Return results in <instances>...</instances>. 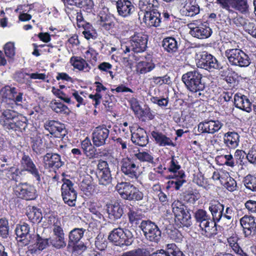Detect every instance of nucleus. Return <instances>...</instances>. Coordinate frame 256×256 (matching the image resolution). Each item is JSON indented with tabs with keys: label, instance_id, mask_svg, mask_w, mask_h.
I'll list each match as a JSON object with an SVG mask.
<instances>
[{
	"label": "nucleus",
	"instance_id": "obj_59",
	"mask_svg": "<svg viewBox=\"0 0 256 256\" xmlns=\"http://www.w3.org/2000/svg\"><path fill=\"white\" fill-rule=\"evenodd\" d=\"M226 180H224V186L230 192H234L236 190L237 184L236 180L230 177L229 174L228 177H225Z\"/></svg>",
	"mask_w": 256,
	"mask_h": 256
},
{
	"label": "nucleus",
	"instance_id": "obj_24",
	"mask_svg": "<svg viewBox=\"0 0 256 256\" xmlns=\"http://www.w3.org/2000/svg\"><path fill=\"white\" fill-rule=\"evenodd\" d=\"M108 9L104 8L103 10L100 12L98 14L99 24L102 28L109 30L114 26V18L112 16L108 14Z\"/></svg>",
	"mask_w": 256,
	"mask_h": 256
},
{
	"label": "nucleus",
	"instance_id": "obj_36",
	"mask_svg": "<svg viewBox=\"0 0 256 256\" xmlns=\"http://www.w3.org/2000/svg\"><path fill=\"white\" fill-rule=\"evenodd\" d=\"M70 63L76 69L84 72H88L91 68L85 60L79 56H72Z\"/></svg>",
	"mask_w": 256,
	"mask_h": 256
},
{
	"label": "nucleus",
	"instance_id": "obj_17",
	"mask_svg": "<svg viewBox=\"0 0 256 256\" xmlns=\"http://www.w3.org/2000/svg\"><path fill=\"white\" fill-rule=\"evenodd\" d=\"M109 130L104 126L96 127L92 133L94 144L97 146H104L108 137Z\"/></svg>",
	"mask_w": 256,
	"mask_h": 256
},
{
	"label": "nucleus",
	"instance_id": "obj_57",
	"mask_svg": "<svg viewBox=\"0 0 256 256\" xmlns=\"http://www.w3.org/2000/svg\"><path fill=\"white\" fill-rule=\"evenodd\" d=\"M172 212H174V216H176L177 214H182L186 211L185 209L184 206L182 203L178 200H174L172 204Z\"/></svg>",
	"mask_w": 256,
	"mask_h": 256
},
{
	"label": "nucleus",
	"instance_id": "obj_1",
	"mask_svg": "<svg viewBox=\"0 0 256 256\" xmlns=\"http://www.w3.org/2000/svg\"><path fill=\"white\" fill-rule=\"evenodd\" d=\"M116 190L124 200L139 201L142 200L144 198L143 192L130 182H118L116 186Z\"/></svg>",
	"mask_w": 256,
	"mask_h": 256
},
{
	"label": "nucleus",
	"instance_id": "obj_38",
	"mask_svg": "<svg viewBox=\"0 0 256 256\" xmlns=\"http://www.w3.org/2000/svg\"><path fill=\"white\" fill-rule=\"evenodd\" d=\"M175 222L179 227L188 228L192 224L191 215L188 210L180 214H177L175 216Z\"/></svg>",
	"mask_w": 256,
	"mask_h": 256
},
{
	"label": "nucleus",
	"instance_id": "obj_13",
	"mask_svg": "<svg viewBox=\"0 0 256 256\" xmlns=\"http://www.w3.org/2000/svg\"><path fill=\"white\" fill-rule=\"evenodd\" d=\"M30 226L26 223L16 226L15 230L16 238L24 246H27L32 242L33 236L30 232Z\"/></svg>",
	"mask_w": 256,
	"mask_h": 256
},
{
	"label": "nucleus",
	"instance_id": "obj_48",
	"mask_svg": "<svg viewBox=\"0 0 256 256\" xmlns=\"http://www.w3.org/2000/svg\"><path fill=\"white\" fill-rule=\"evenodd\" d=\"M12 162L11 154L2 152L0 154V170L9 167Z\"/></svg>",
	"mask_w": 256,
	"mask_h": 256
},
{
	"label": "nucleus",
	"instance_id": "obj_46",
	"mask_svg": "<svg viewBox=\"0 0 256 256\" xmlns=\"http://www.w3.org/2000/svg\"><path fill=\"white\" fill-rule=\"evenodd\" d=\"M27 120L26 118L22 115L18 114L16 117V120L14 122V128H11L10 130H25L27 126L26 124Z\"/></svg>",
	"mask_w": 256,
	"mask_h": 256
},
{
	"label": "nucleus",
	"instance_id": "obj_34",
	"mask_svg": "<svg viewBox=\"0 0 256 256\" xmlns=\"http://www.w3.org/2000/svg\"><path fill=\"white\" fill-rule=\"evenodd\" d=\"M151 134L156 144L160 146H174L170 138L168 137L162 132L158 131H152Z\"/></svg>",
	"mask_w": 256,
	"mask_h": 256
},
{
	"label": "nucleus",
	"instance_id": "obj_64",
	"mask_svg": "<svg viewBox=\"0 0 256 256\" xmlns=\"http://www.w3.org/2000/svg\"><path fill=\"white\" fill-rule=\"evenodd\" d=\"M95 245L100 250H104L106 247L107 242L102 234H99L97 236L96 238Z\"/></svg>",
	"mask_w": 256,
	"mask_h": 256
},
{
	"label": "nucleus",
	"instance_id": "obj_58",
	"mask_svg": "<svg viewBox=\"0 0 256 256\" xmlns=\"http://www.w3.org/2000/svg\"><path fill=\"white\" fill-rule=\"evenodd\" d=\"M194 217L196 222L199 223V226L204 222H206L210 218L207 214L206 212L202 209L198 210L195 212Z\"/></svg>",
	"mask_w": 256,
	"mask_h": 256
},
{
	"label": "nucleus",
	"instance_id": "obj_37",
	"mask_svg": "<svg viewBox=\"0 0 256 256\" xmlns=\"http://www.w3.org/2000/svg\"><path fill=\"white\" fill-rule=\"evenodd\" d=\"M107 211L109 218L111 219L120 218L124 213L121 206L116 202L107 204Z\"/></svg>",
	"mask_w": 256,
	"mask_h": 256
},
{
	"label": "nucleus",
	"instance_id": "obj_43",
	"mask_svg": "<svg viewBox=\"0 0 256 256\" xmlns=\"http://www.w3.org/2000/svg\"><path fill=\"white\" fill-rule=\"evenodd\" d=\"M50 106L52 110L56 113H63L64 114H68L69 113V109L68 106L59 100H52L50 104Z\"/></svg>",
	"mask_w": 256,
	"mask_h": 256
},
{
	"label": "nucleus",
	"instance_id": "obj_22",
	"mask_svg": "<svg viewBox=\"0 0 256 256\" xmlns=\"http://www.w3.org/2000/svg\"><path fill=\"white\" fill-rule=\"evenodd\" d=\"M43 162L45 168H58L62 166L64 162L60 156L57 154L47 153L44 156Z\"/></svg>",
	"mask_w": 256,
	"mask_h": 256
},
{
	"label": "nucleus",
	"instance_id": "obj_30",
	"mask_svg": "<svg viewBox=\"0 0 256 256\" xmlns=\"http://www.w3.org/2000/svg\"><path fill=\"white\" fill-rule=\"evenodd\" d=\"M44 126L46 130L56 137H59L60 134L64 130V125L56 120L46 122Z\"/></svg>",
	"mask_w": 256,
	"mask_h": 256
},
{
	"label": "nucleus",
	"instance_id": "obj_4",
	"mask_svg": "<svg viewBox=\"0 0 256 256\" xmlns=\"http://www.w3.org/2000/svg\"><path fill=\"white\" fill-rule=\"evenodd\" d=\"M146 36L142 33H137L132 36L128 42L122 44L121 48L124 54L131 51L141 52L146 50Z\"/></svg>",
	"mask_w": 256,
	"mask_h": 256
},
{
	"label": "nucleus",
	"instance_id": "obj_19",
	"mask_svg": "<svg viewBox=\"0 0 256 256\" xmlns=\"http://www.w3.org/2000/svg\"><path fill=\"white\" fill-rule=\"evenodd\" d=\"M116 8L118 16L122 18H128L134 11V6L129 0H118Z\"/></svg>",
	"mask_w": 256,
	"mask_h": 256
},
{
	"label": "nucleus",
	"instance_id": "obj_2",
	"mask_svg": "<svg viewBox=\"0 0 256 256\" xmlns=\"http://www.w3.org/2000/svg\"><path fill=\"white\" fill-rule=\"evenodd\" d=\"M202 74L198 70L188 72L182 76V80L188 90L196 92L204 90L205 85L202 79Z\"/></svg>",
	"mask_w": 256,
	"mask_h": 256
},
{
	"label": "nucleus",
	"instance_id": "obj_35",
	"mask_svg": "<svg viewBox=\"0 0 256 256\" xmlns=\"http://www.w3.org/2000/svg\"><path fill=\"white\" fill-rule=\"evenodd\" d=\"M18 170L14 166H9L0 170V179L18 181Z\"/></svg>",
	"mask_w": 256,
	"mask_h": 256
},
{
	"label": "nucleus",
	"instance_id": "obj_23",
	"mask_svg": "<svg viewBox=\"0 0 256 256\" xmlns=\"http://www.w3.org/2000/svg\"><path fill=\"white\" fill-rule=\"evenodd\" d=\"M151 256H185L179 248L174 244H166L165 250H160Z\"/></svg>",
	"mask_w": 256,
	"mask_h": 256
},
{
	"label": "nucleus",
	"instance_id": "obj_27",
	"mask_svg": "<svg viewBox=\"0 0 256 256\" xmlns=\"http://www.w3.org/2000/svg\"><path fill=\"white\" fill-rule=\"evenodd\" d=\"M143 19L148 26H158L161 22L160 14L154 10L144 12Z\"/></svg>",
	"mask_w": 256,
	"mask_h": 256
},
{
	"label": "nucleus",
	"instance_id": "obj_31",
	"mask_svg": "<svg viewBox=\"0 0 256 256\" xmlns=\"http://www.w3.org/2000/svg\"><path fill=\"white\" fill-rule=\"evenodd\" d=\"M240 223L246 236L250 235L252 230L256 228V222L254 218L251 216H244L241 218Z\"/></svg>",
	"mask_w": 256,
	"mask_h": 256
},
{
	"label": "nucleus",
	"instance_id": "obj_8",
	"mask_svg": "<svg viewBox=\"0 0 256 256\" xmlns=\"http://www.w3.org/2000/svg\"><path fill=\"white\" fill-rule=\"evenodd\" d=\"M122 172L128 177L137 179L140 175L139 164L136 160L128 158H124L120 162Z\"/></svg>",
	"mask_w": 256,
	"mask_h": 256
},
{
	"label": "nucleus",
	"instance_id": "obj_11",
	"mask_svg": "<svg viewBox=\"0 0 256 256\" xmlns=\"http://www.w3.org/2000/svg\"><path fill=\"white\" fill-rule=\"evenodd\" d=\"M96 176L100 185L107 186L111 182L112 177L108 164L106 161L100 160L98 162Z\"/></svg>",
	"mask_w": 256,
	"mask_h": 256
},
{
	"label": "nucleus",
	"instance_id": "obj_14",
	"mask_svg": "<svg viewBox=\"0 0 256 256\" xmlns=\"http://www.w3.org/2000/svg\"><path fill=\"white\" fill-rule=\"evenodd\" d=\"M14 191L19 197L26 200H34L36 196L34 187L27 183L19 184Z\"/></svg>",
	"mask_w": 256,
	"mask_h": 256
},
{
	"label": "nucleus",
	"instance_id": "obj_29",
	"mask_svg": "<svg viewBox=\"0 0 256 256\" xmlns=\"http://www.w3.org/2000/svg\"><path fill=\"white\" fill-rule=\"evenodd\" d=\"M224 206L218 201L211 202L208 210L212 216L213 220L218 222L222 219V214L224 211Z\"/></svg>",
	"mask_w": 256,
	"mask_h": 256
},
{
	"label": "nucleus",
	"instance_id": "obj_6",
	"mask_svg": "<svg viewBox=\"0 0 256 256\" xmlns=\"http://www.w3.org/2000/svg\"><path fill=\"white\" fill-rule=\"evenodd\" d=\"M226 56L232 65L240 67H246L250 64L249 56L242 50L238 48L227 50Z\"/></svg>",
	"mask_w": 256,
	"mask_h": 256
},
{
	"label": "nucleus",
	"instance_id": "obj_60",
	"mask_svg": "<svg viewBox=\"0 0 256 256\" xmlns=\"http://www.w3.org/2000/svg\"><path fill=\"white\" fill-rule=\"evenodd\" d=\"M234 208L232 206H226L225 210L224 208L222 214V221L224 222L226 220L229 221H232L234 216Z\"/></svg>",
	"mask_w": 256,
	"mask_h": 256
},
{
	"label": "nucleus",
	"instance_id": "obj_47",
	"mask_svg": "<svg viewBox=\"0 0 256 256\" xmlns=\"http://www.w3.org/2000/svg\"><path fill=\"white\" fill-rule=\"evenodd\" d=\"M50 220L54 222L53 232L55 236L64 237V234L62 228L61 227L60 222L58 218L52 216L50 217Z\"/></svg>",
	"mask_w": 256,
	"mask_h": 256
},
{
	"label": "nucleus",
	"instance_id": "obj_50",
	"mask_svg": "<svg viewBox=\"0 0 256 256\" xmlns=\"http://www.w3.org/2000/svg\"><path fill=\"white\" fill-rule=\"evenodd\" d=\"M148 250L146 248H138L124 252L122 256H151Z\"/></svg>",
	"mask_w": 256,
	"mask_h": 256
},
{
	"label": "nucleus",
	"instance_id": "obj_51",
	"mask_svg": "<svg viewBox=\"0 0 256 256\" xmlns=\"http://www.w3.org/2000/svg\"><path fill=\"white\" fill-rule=\"evenodd\" d=\"M156 2L155 0H140L139 8L142 11L144 12L152 11L154 4Z\"/></svg>",
	"mask_w": 256,
	"mask_h": 256
},
{
	"label": "nucleus",
	"instance_id": "obj_20",
	"mask_svg": "<svg viewBox=\"0 0 256 256\" xmlns=\"http://www.w3.org/2000/svg\"><path fill=\"white\" fill-rule=\"evenodd\" d=\"M18 114L12 110H6L3 111L0 117V123L6 129L10 130L14 126Z\"/></svg>",
	"mask_w": 256,
	"mask_h": 256
},
{
	"label": "nucleus",
	"instance_id": "obj_10",
	"mask_svg": "<svg viewBox=\"0 0 256 256\" xmlns=\"http://www.w3.org/2000/svg\"><path fill=\"white\" fill-rule=\"evenodd\" d=\"M196 66L198 68L208 71H212L214 69L219 68L218 62L216 58L205 52H202L200 56H198Z\"/></svg>",
	"mask_w": 256,
	"mask_h": 256
},
{
	"label": "nucleus",
	"instance_id": "obj_55",
	"mask_svg": "<svg viewBox=\"0 0 256 256\" xmlns=\"http://www.w3.org/2000/svg\"><path fill=\"white\" fill-rule=\"evenodd\" d=\"M82 34L87 40L94 39L96 37V32L92 26L90 24H86L84 27Z\"/></svg>",
	"mask_w": 256,
	"mask_h": 256
},
{
	"label": "nucleus",
	"instance_id": "obj_42",
	"mask_svg": "<svg viewBox=\"0 0 256 256\" xmlns=\"http://www.w3.org/2000/svg\"><path fill=\"white\" fill-rule=\"evenodd\" d=\"M162 46L164 49L168 52H176L178 48V43L175 38L172 37H168L162 40Z\"/></svg>",
	"mask_w": 256,
	"mask_h": 256
},
{
	"label": "nucleus",
	"instance_id": "obj_49",
	"mask_svg": "<svg viewBox=\"0 0 256 256\" xmlns=\"http://www.w3.org/2000/svg\"><path fill=\"white\" fill-rule=\"evenodd\" d=\"M69 94L72 96L77 102L78 104L76 105L77 108L80 106H84L86 104V100L83 98L82 95L83 94V92H80L74 89H70L69 90Z\"/></svg>",
	"mask_w": 256,
	"mask_h": 256
},
{
	"label": "nucleus",
	"instance_id": "obj_25",
	"mask_svg": "<svg viewBox=\"0 0 256 256\" xmlns=\"http://www.w3.org/2000/svg\"><path fill=\"white\" fill-rule=\"evenodd\" d=\"M181 12L184 15L193 16L200 12V6L196 0H186Z\"/></svg>",
	"mask_w": 256,
	"mask_h": 256
},
{
	"label": "nucleus",
	"instance_id": "obj_12",
	"mask_svg": "<svg viewBox=\"0 0 256 256\" xmlns=\"http://www.w3.org/2000/svg\"><path fill=\"white\" fill-rule=\"evenodd\" d=\"M188 26L190 29L189 33L194 38L205 39L212 35V30L206 24H202L196 26L194 23H190Z\"/></svg>",
	"mask_w": 256,
	"mask_h": 256
},
{
	"label": "nucleus",
	"instance_id": "obj_62",
	"mask_svg": "<svg viewBox=\"0 0 256 256\" xmlns=\"http://www.w3.org/2000/svg\"><path fill=\"white\" fill-rule=\"evenodd\" d=\"M72 254L74 256H84L83 254L87 249L86 246L84 243L73 244Z\"/></svg>",
	"mask_w": 256,
	"mask_h": 256
},
{
	"label": "nucleus",
	"instance_id": "obj_3",
	"mask_svg": "<svg viewBox=\"0 0 256 256\" xmlns=\"http://www.w3.org/2000/svg\"><path fill=\"white\" fill-rule=\"evenodd\" d=\"M2 96V104L8 108H13L14 105L21 106L23 94L16 92L14 88L6 86L0 90Z\"/></svg>",
	"mask_w": 256,
	"mask_h": 256
},
{
	"label": "nucleus",
	"instance_id": "obj_9",
	"mask_svg": "<svg viewBox=\"0 0 256 256\" xmlns=\"http://www.w3.org/2000/svg\"><path fill=\"white\" fill-rule=\"evenodd\" d=\"M62 196L64 202L70 206L76 205L77 192L74 188V184L69 180H66L61 187Z\"/></svg>",
	"mask_w": 256,
	"mask_h": 256
},
{
	"label": "nucleus",
	"instance_id": "obj_44",
	"mask_svg": "<svg viewBox=\"0 0 256 256\" xmlns=\"http://www.w3.org/2000/svg\"><path fill=\"white\" fill-rule=\"evenodd\" d=\"M82 148L87 156L92 158L95 155L96 150L89 138H86L82 142Z\"/></svg>",
	"mask_w": 256,
	"mask_h": 256
},
{
	"label": "nucleus",
	"instance_id": "obj_41",
	"mask_svg": "<svg viewBox=\"0 0 256 256\" xmlns=\"http://www.w3.org/2000/svg\"><path fill=\"white\" fill-rule=\"evenodd\" d=\"M29 220L32 223H39L41 222L42 216L40 209L35 207H29L27 212Z\"/></svg>",
	"mask_w": 256,
	"mask_h": 256
},
{
	"label": "nucleus",
	"instance_id": "obj_26",
	"mask_svg": "<svg viewBox=\"0 0 256 256\" xmlns=\"http://www.w3.org/2000/svg\"><path fill=\"white\" fill-rule=\"evenodd\" d=\"M131 140L133 143L138 146H144L148 142V138L144 129L139 128L132 133Z\"/></svg>",
	"mask_w": 256,
	"mask_h": 256
},
{
	"label": "nucleus",
	"instance_id": "obj_32",
	"mask_svg": "<svg viewBox=\"0 0 256 256\" xmlns=\"http://www.w3.org/2000/svg\"><path fill=\"white\" fill-rule=\"evenodd\" d=\"M240 136L238 133L229 132L224 136V142L225 145L230 148H236L238 145Z\"/></svg>",
	"mask_w": 256,
	"mask_h": 256
},
{
	"label": "nucleus",
	"instance_id": "obj_63",
	"mask_svg": "<svg viewBox=\"0 0 256 256\" xmlns=\"http://www.w3.org/2000/svg\"><path fill=\"white\" fill-rule=\"evenodd\" d=\"M128 214L130 223H136V222L142 218V216L139 214L138 210L136 208H130Z\"/></svg>",
	"mask_w": 256,
	"mask_h": 256
},
{
	"label": "nucleus",
	"instance_id": "obj_28",
	"mask_svg": "<svg viewBox=\"0 0 256 256\" xmlns=\"http://www.w3.org/2000/svg\"><path fill=\"white\" fill-rule=\"evenodd\" d=\"M234 102L236 106L246 112L252 110V104L248 98L241 94H236L234 96Z\"/></svg>",
	"mask_w": 256,
	"mask_h": 256
},
{
	"label": "nucleus",
	"instance_id": "obj_56",
	"mask_svg": "<svg viewBox=\"0 0 256 256\" xmlns=\"http://www.w3.org/2000/svg\"><path fill=\"white\" fill-rule=\"evenodd\" d=\"M112 66L108 62H102L100 63L98 66V68L102 73L108 74L112 78H114V74L112 71Z\"/></svg>",
	"mask_w": 256,
	"mask_h": 256
},
{
	"label": "nucleus",
	"instance_id": "obj_40",
	"mask_svg": "<svg viewBox=\"0 0 256 256\" xmlns=\"http://www.w3.org/2000/svg\"><path fill=\"white\" fill-rule=\"evenodd\" d=\"M86 230L83 228H74L68 234V244H75L83 237Z\"/></svg>",
	"mask_w": 256,
	"mask_h": 256
},
{
	"label": "nucleus",
	"instance_id": "obj_21",
	"mask_svg": "<svg viewBox=\"0 0 256 256\" xmlns=\"http://www.w3.org/2000/svg\"><path fill=\"white\" fill-rule=\"evenodd\" d=\"M186 174L182 170H180L178 174L170 176V180L167 183L168 189L172 188L178 190L186 182Z\"/></svg>",
	"mask_w": 256,
	"mask_h": 256
},
{
	"label": "nucleus",
	"instance_id": "obj_61",
	"mask_svg": "<svg viewBox=\"0 0 256 256\" xmlns=\"http://www.w3.org/2000/svg\"><path fill=\"white\" fill-rule=\"evenodd\" d=\"M15 49L14 42H10L6 43L4 46L6 56L10 58H13L16 54Z\"/></svg>",
	"mask_w": 256,
	"mask_h": 256
},
{
	"label": "nucleus",
	"instance_id": "obj_15",
	"mask_svg": "<svg viewBox=\"0 0 256 256\" xmlns=\"http://www.w3.org/2000/svg\"><path fill=\"white\" fill-rule=\"evenodd\" d=\"M224 8L229 10L230 6L242 13H246L248 10L247 0H216Z\"/></svg>",
	"mask_w": 256,
	"mask_h": 256
},
{
	"label": "nucleus",
	"instance_id": "obj_39",
	"mask_svg": "<svg viewBox=\"0 0 256 256\" xmlns=\"http://www.w3.org/2000/svg\"><path fill=\"white\" fill-rule=\"evenodd\" d=\"M154 68L155 64L152 60H145L138 62L136 70L140 74H145L151 72Z\"/></svg>",
	"mask_w": 256,
	"mask_h": 256
},
{
	"label": "nucleus",
	"instance_id": "obj_33",
	"mask_svg": "<svg viewBox=\"0 0 256 256\" xmlns=\"http://www.w3.org/2000/svg\"><path fill=\"white\" fill-rule=\"evenodd\" d=\"M216 222L210 218L206 222H204L200 225L202 234L208 237H210L216 234Z\"/></svg>",
	"mask_w": 256,
	"mask_h": 256
},
{
	"label": "nucleus",
	"instance_id": "obj_45",
	"mask_svg": "<svg viewBox=\"0 0 256 256\" xmlns=\"http://www.w3.org/2000/svg\"><path fill=\"white\" fill-rule=\"evenodd\" d=\"M151 85L160 86L162 84H170L172 83L170 76L166 74L162 76H153L151 78Z\"/></svg>",
	"mask_w": 256,
	"mask_h": 256
},
{
	"label": "nucleus",
	"instance_id": "obj_16",
	"mask_svg": "<svg viewBox=\"0 0 256 256\" xmlns=\"http://www.w3.org/2000/svg\"><path fill=\"white\" fill-rule=\"evenodd\" d=\"M223 126V124L218 120H204L198 126V130L200 133L214 134L218 132Z\"/></svg>",
	"mask_w": 256,
	"mask_h": 256
},
{
	"label": "nucleus",
	"instance_id": "obj_54",
	"mask_svg": "<svg viewBox=\"0 0 256 256\" xmlns=\"http://www.w3.org/2000/svg\"><path fill=\"white\" fill-rule=\"evenodd\" d=\"M246 187L253 192H256V178L252 175H248L244 180Z\"/></svg>",
	"mask_w": 256,
	"mask_h": 256
},
{
	"label": "nucleus",
	"instance_id": "obj_7",
	"mask_svg": "<svg viewBox=\"0 0 256 256\" xmlns=\"http://www.w3.org/2000/svg\"><path fill=\"white\" fill-rule=\"evenodd\" d=\"M140 228L146 238L151 242H158L161 237V231L154 222L150 220H142Z\"/></svg>",
	"mask_w": 256,
	"mask_h": 256
},
{
	"label": "nucleus",
	"instance_id": "obj_52",
	"mask_svg": "<svg viewBox=\"0 0 256 256\" xmlns=\"http://www.w3.org/2000/svg\"><path fill=\"white\" fill-rule=\"evenodd\" d=\"M48 238H42L38 234L33 235L32 242L36 241V247L39 250H42L46 248L48 244Z\"/></svg>",
	"mask_w": 256,
	"mask_h": 256
},
{
	"label": "nucleus",
	"instance_id": "obj_53",
	"mask_svg": "<svg viewBox=\"0 0 256 256\" xmlns=\"http://www.w3.org/2000/svg\"><path fill=\"white\" fill-rule=\"evenodd\" d=\"M135 157L141 162L153 164L154 158L151 154L146 152H139L134 154Z\"/></svg>",
	"mask_w": 256,
	"mask_h": 256
},
{
	"label": "nucleus",
	"instance_id": "obj_5",
	"mask_svg": "<svg viewBox=\"0 0 256 256\" xmlns=\"http://www.w3.org/2000/svg\"><path fill=\"white\" fill-rule=\"evenodd\" d=\"M108 238L114 244L120 246H130L134 241L132 233L128 230H124L121 228H115L112 230Z\"/></svg>",
	"mask_w": 256,
	"mask_h": 256
},
{
	"label": "nucleus",
	"instance_id": "obj_18",
	"mask_svg": "<svg viewBox=\"0 0 256 256\" xmlns=\"http://www.w3.org/2000/svg\"><path fill=\"white\" fill-rule=\"evenodd\" d=\"M22 170L28 172L31 174L36 180H40V174L36 166L32 160L28 156L24 155L21 160Z\"/></svg>",
	"mask_w": 256,
	"mask_h": 256
}]
</instances>
